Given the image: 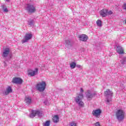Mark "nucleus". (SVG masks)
<instances>
[{"mask_svg":"<svg viewBox=\"0 0 126 126\" xmlns=\"http://www.w3.org/2000/svg\"><path fill=\"white\" fill-rule=\"evenodd\" d=\"M25 9L28 13H34L36 12V7L33 4L28 3L25 5Z\"/></svg>","mask_w":126,"mask_h":126,"instance_id":"nucleus-1","label":"nucleus"},{"mask_svg":"<svg viewBox=\"0 0 126 126\" xmlns=\"http://www.w3.org/2000/svg\"><path fill=\"white\" fill-rule=\"evenodd\" d=\"M104 95L106 97V104H107V105L111 104L112 97H113V92L110 91V90H107L106 91L104 92Z\"/></svg>","mask_w":126,"mask_h":126,"instance_id":"nucleus-2","label":"nucleus"},{"mask_svg":"<svg viewBox=\"0 0 126 126\" xmlns=\"http://www.w3.org/2000/svg\"><path fill=\"white\" fill-rule=\"evenodd\" d=\"M46 86L47 84H46V82L45 81H42L37 84L35 87L38 91L39 92H43L45 91Z\"/></svg>","mask_w":126,"mask_h":126,"instance_id":"nucleus-3","label":"nucleus"},{"mask_svg":"<svg viewBox=\"0 0 126 126\" xmlns=\"http://www.w3.org/2000/svg\"><path fill=\"white\" fill-rule=\"evenodd\" d=\"M82 99H83V94H79L75 98V101L79 105V107H84V103L83 102Z\"/></svg>","mask_w":126,"mask_h":126,"instance_id":"nucleus-4","label":"nucleus"},{"mask_svg":"<svg viewBox=\"0 0 126 126\" xmlns=\"http://www.w3.org/2000/svg\"><path fill=\"white\" fill-rule=\"evenodd\" d=\"M116 116L118 121H123L125 119V112L121 109L118 110L116 112Z\"/></svg>","mask_w":126,"mask_h":126,"instance_id":"nucleus-5","label":"nucleus"},{"mask_svg":"<svg viewBox=\"0 0 126 126\" xmlns=\"http://www.w3.org/2000/svg\"><path fill=\"white\" fill-rule=\"evenodd\" d=\"M43 113L42 112L39 110H33L32 113L30 115V118H35V116H38V117H42Z\"/></svg>","mask_w":126,"mask_h":126,"instance_id":"nucleus-6","label":"nucleus"},{"mask_svg":"<svg viewBox=\"0 0 126 126\" xmlns=\"http://www.w3.org/2000/svg\"><path fill=\"white\" fill-rule=\"evenodd\" d=\"M32 34L31 33H27L24 38L22 40V44H24V43H26L29 41V40H31V39L32 38Z\"/></svg>","mask_w":126,"mask_h":126,"instance_id":"nucleus-7","label":"nucleus"},{"mask_svg":"<svg viewBox=\"0 0 126 126\" xmlns=\"http://www.w3.org/2000/svg\"><path fill=\"white\" fill-rule=\"evenodd\" d=\"M12 82L15 84H22L23 80L19 77H15L13 79Z\"/></svg>","mask_w":126,"mask_h":126,"instance_id":"nucleus-8","label":"nucleus"},{"mask_svg":"<svg viewBox=\"0 0 126 126\" xmlns=\"http://www.w3.org/2000/svg\"><path fill=\"white\" fill-rule=\"evenodd\" d=\"M65 44L66 48L70 49L73 45V42L70 39H67L65 40Z\"/></svg>","mask_w":126,"mask_h":126,"instance_id":"nucleus-9","label":"nucleus"},{"mask_svg":"<svg viewBox=\"0 0 126 126\" xmlns=\"http://www.w3.org/2000/svg\"><path fill=\"white\" fill-rule=\"evenodd\" d=\"M38 68H35L34 70L32 69H30L28 71V75L30 76H35L37 73H38Z\"/></svg>","mask_w":126,"mask_h":126,"instance_id":"nucleus-10","label":"nucleus"},{"mask_svg":"<svg viewBox=\"0 0 126 126\" xmlns=\"http://www.w3.org/2000/svg\"><path fill=\"white\" fill-rule=\"evenodd\" d=\"M78 38L80 41H82L83 42H86L88 40V36L86 34H82L78 36Z\"/></svg>","mask_w":126,"mask_h":126,"instance_id":"nucleus-11","label":"nucleus"},{"mask_svg":"<svg viewBox=\"0 0 126 126\" xmlns=\"http://www.w3.org/2000/svg\"><path fill=\"white\" fill-rule=\"evenodd\" d=\"M10 93H12V89L11 88V87L8 86L5 91L3 92L4 95H7L9 94H10Z\"/></svg>","mask_w":126,"mask_h":126,"instance_id":"nucleus-12","label":"nucleus"},{"mask_svg":"<svg viewBox=\"0 0 126 126\" xmlns=\"http://www.w3.org/2000/svg\"><path fill=\"white\" fill-rule=\"evenodd\" d=\"M9 52L10 50L9 48H5L4 49V51L2 53V57H3V58H7L9 54Z\"/></svg>","mask_w":126,"mask_h":126,"instance_id":"nucleus-13","label":"nucleus"},{"mask_svg":"<svg viewBox=\"0 0 126 126\" xmlns=\"http://www.w3.org/2000/svg\"><path fill=\"white\" fill-rule=\"evenodd\" d=\"M101 114H102V110H101V109H97L95 110V118H100V116H101Z\"/></svg>","mask_w":126,"mask_h":126,"instance_id":"nucleus-14","label":"nucleus"},{"mask_svg":"<svg viewBox=\"0 0 126 126\" xmlns=\"http://www.w3.org/2000/svg\"><path fill=\"white\" fill-rule=\"evenodd\" d=\"M99 13L102 17H106L107 16V9H104L100 11Z\"/></svg>","mask_w":126,"mask_h":126,"instance_id":"nucleus-15","label":"nucleus"},{"mask_svg":"<svg viewBox=\"0 0 126 126\" xmlns=\"http://www.w3.org/2000/svg\"><path fill=\"white\" fill-rule=\"evenodd\" d=\"M116 51L120 55H122V54H124V49L121 46H117L116 48Z\"/></svg>","mask_w":126,"mask_h":126,"instance_id":"nucleus-16","label":"nucleus"},{"mask_svg":"<svg viewBox=\"0 0 126 126\" xmlns=\"http://www.w3.org/2000/svg\"><path fill=\"white\" fill-rule=\"evenodd\" d=\"M87 98H91L93 97V94L91 93V91H88L86 94Z\"/></svg>","mask_w":126,"mask_h":126,"instance_id":"nucleus-17","label":"nucleus"},{"mask_svg":"<svg viewBox=\"0 0 126 126\" xmlns=\"http://www.w3.org/2000/svg\"><path fill=\"white\" fill-rule=\"evenodd\" d=\"M25 100L26 103L28 105H29L30 104H31V102H32V99H31V97H26Z\"/></svg>","mask_w":126,"mask_h":126,"instance_id":"nucleus-18","label":"nucleus"},{"mask_svg":"<svg viewBox=\"0 0 126 126\" xmlns=\"http://www.w3.org/2000/svg\"><path fill=\"white\" fill-rule=\"evenodd\" d=\"M59 116L55 115L53 118V122L55 123H59Z\"/></svg>","mask_w":126,"mask_h":126,"instance_id":"nucleus-19","label":"nucleus"},{"mask_svg":"<svg viewBox=\"0 0 126 126\" xmlns=\"http://www.w3.org/2000/svg\"><path fill=\"white\" fill-rule=\"evenodd\" d=\"M121 63V64H122V65H120V66H123V65H124V64H126V58L124 57L123 58H122V59L120 61Z\"/></svg>","mask_w":126,"mask_h":126,"instance_id":"nucleus-20","label":"nucleus"},{"mask_svg":"<svg viewBox=\"0 0 126 126\" xmlns=\"http://www.w3.org/2000/svg\"><path fill=\"white\" fill-rule=\"evenodd\" d=\"M75 66H76V63L72 62L70 64V67H71V69H73V68H75Z\"/></svg>","mask_w":126,"mask_h":126,"instance_id":"nucleus-21","label":"nucleus"},{"mask_svg":"<svg viewBox=\"0 0 126 126\" xmlns=\"http://www.w3.org/2000/svg\"><path fill=\"white\" fill-rule=\"evenodd\" d=\"M96 25L98 27H102V21L98 20L96 21Z\"/></svg>","mask_w":126,"mask_h":126,"instance_id":"nucleus-22","label":"nucleus"},{"mask_svg":"<svg viewBox=\"0 0 126 126\" xmlns=\"http://www.w3.org/2000/svg\"><path fill=\"white\" fill-rule=\"evenodd\" d=\"M50 124H51V121H50L49 120H48L43 123V126H50Z\"/></svg>","mask_w":126,"mask_h":126,"instance_id":"nucleus-23","label":"nucleus"},{"mask_svg":"<svg viewBox=\"0 0 126 126\" xmlns=\"http://www.w3.org/2000/svg\"><path fill=\"white\" fill-rule=\"evenodd\" d=\"M1 7L4 12H8V10L7 9V8H6L5 5H2Z\"/></svg>","mask_w":126,"mask_h":126,"instance_id":"nucleus-24","label":"nucleus"},{"mask_svg":"<svg viewBox=\"0 0 126 126\" xmlns=\"http://www.w3.org/2000/svg\"><path fill=\"white\" fill-rule=\"evenodd\" d=\"M28 24L31 26H32L34 24V20H30L28 21Z\"/></svg>","mask_w":126,"mask_h":126,"instance_id":"nucleus-25","label":"nucleus"},{"mask_svg":"<svg viewBox=\"0 0 126 126\" xmlns=\"http://www.w3.org/2000/svg\"><path fill=\"white\" fill-rule=\"evenodd\" d=\"M107 15H112V14H113V12L111 10L110 11H108V10H107Z\"/></svg>","mask_w":126,"mask_h":126,"instance_id":"nucleus-26","label":"nucleus"},{"mask_svg":"<svg viewBox=\"0 0 126 126\" xmlns=\"http://www.w3.org/2000/svg\"><path fill=\"white\" fill-rule=\"evenodd\" d=\"M11 55H9V57H8L6 60V62H9V61H10V60L11 59Z\"/></svg>","mask_w":126,"mask_h":126,"instance_id":"nucleus-27","label":"nucleus"},{"mask_svg":"<svg viewBox=\"0 0 126 126\" xmlns=\"http://www.w3.org/2000/svg\"><path fill=\"white\" fill-rule=\"evenodd\" d=\"M70 126H76V123H75L74 122H73L70 124Z\"/></svg>","mask_w":126,"mask_h":126,"instance_id":"nucleus-28","label":"nucleus"},{"mask_svg":"<svg viewBox=\"0 0 126 126\" xmlns=\"http://www.w3.org/2000/svg\"><path fill=\"white\" fill-rule=\"evenodd\" d=\"M95 126H101L100 125V122H97L95 124Z\"/></svg>","mask_w":126,"mask_h":126,"instance_id":"nucleus-29","label":"nucleus"},{"mask_svg":"<svg viewBox=\"0 0 126 126\" xmlns=\"http://www.w3.org/2000/svg\"><path fill=\"white\" fill-rule=\"evenodd\" d=\"M76 67H78V68H80V67H81V65H80L79 64H76Z\"/></svg>","mask_w":126,"mask_h":126,"instance_id":"nucleus-30","label":"nucleus"},{"mask_svg":"<svg viewBox=\"0 0 126 126\" xmlns=\"http://www.w3.org/2000/svg\"><path fill=\"white\" fill-rule=\"evenodd\" d=\"M123 8H124V9L126 10V3L124 4V5L123 6Z\"/></svg>","mask_w":126,"mask_h":126,"instance_id":"nucleus-31","label":"nucleus"},{"mask_svg":"<svg viewBox=\"0 0 126 126\" xmlns=\"http://www.w3.org/2000/svg\"><path fill=\"white\" fill-rule=\"evenodd\" d=\"M92 114L93 116H95V110H93Z\"/></svg>","mask_w":126,"mask_h":126,"instance_id":"nucleus-32","label":"nucleus"},{"mask_svg":"<svg viewBox=\"0 0 126 126\" xmlns=\"http://www.w3.org/2000/svg\"><path fill=\"white\" fill-rule=\"evenodd\" d=\"M7 65H6V63H5V62H4V66L5 67Z\"/></svg>","mask_w":126,"mask_h":126,"instance_id":"nucleus-33","label":"nucleus"},{"mask_svg":"<svg viewBox=\"0 0 126 126\" xmlns=\"http://www.w3.org/2000/svg\"><path fill=\"white\" fill-rule=\"evenodd\" d=\"M83 89L82 88H81V90H80V92H83Z\"/></svg>","mask_w":126,"mask_h":126,"instance_id":"nucleus-34","label":"nucleus"},{"mask_svg":"<svg viewBox=\"0 0 126 126\" xmlns=\"http://www.w3.org/2000/svg\"><path fill=\"white\" fill-rule=\"evenodd\" d=\"M10 1V0H6V1H7L8 2H9Z\"/></svg>","mask_w":126,"mask_h":126,"instance_id":"nucleus-35","label":"nucleus"},{"mask_svg":"<svg viewBox=\"0 0 126 126\" xmlns=\"http://www.w3.org/2000/svg\"><path fill=\"white\" fill-rule=\"evenodd\" d=\"M30 1L31 2H32L33 0H30Z\"/></svg>","mask_w":126,"mask_h":126,"instance_id":"nucleus-36","label":"nucleus"}]
</instances>
